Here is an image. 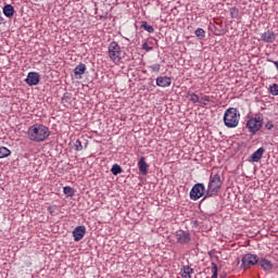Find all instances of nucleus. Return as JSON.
<instances>
[{
	"label": "nucleus",
	"instance_id": "obj_27",
	"mask_svg": "<svg viewBox=\"0 0 278 278\" xmlns=\"http://www.w3.org/2000/svg\"><path fill=\"white\" fill-rule=\"evenodd\" d=\"M151 73H160L162 65H160V63L156 64H152L149 66Z\"/></svg>",
	"mask_w": 278,
	"mask_h": 278
},
{
	"label": "nucleus",
	"instance_id": "obj_16",
	"mask_svg": "<svg viewBox=\"0 0 278 278\" xmlns=\"http://www.w3.org/2000/svg\"><path fill=\"white\" fill-rule=\"evenodd\" d=\"M265 149L264 148H258L250 157H251V162H260V160H262V156L265 153Z\"/></svg>",
	"mask_w": 278,
	"mask_h": 278
},
{
	"label": "nucleus",
	"instance_id": "obj_7",
	"mask_svg": "<svg viewBox=\"0 0 278 278\" xmlns=\"http://www.w3.org/2000/svg\"><path fill=\"white\" fill-rule=\"evenodd\" d=\"M175 238L178 244H190L192 240L190 232L181 229L175 232Z\"/></svg>",
	"mask_w": 278,
	"mask_h": 278
},
{
	"label": "nucleus",
	"instance_id": "obj_17",
	"mask_svg": "<svg viewBox=\"0 0 278 278\" xmlns=\"http://www.w3.org/2000/svg\"><path fill=\"white\" fill-rule=\"evenodd\" d=\"M2 12L7 18H12V16H14V7L12 4H5Z\"/></svg>",
	"mask_w": 278,
	"mask_h": 278
},
{
	"label": "nucleus",
	"instance_id": "obj_14",
	"mask_svg": "<svg viewBox=\"0 0 278 278\" xmlns=\"http://www.w3.org/2000/svg\"><path fill=\"white\" fill-rule=\"evenodd\" d=\"M194 275V269L188 265H185L180 268V277L182 278H192Z\"/></svg>",
	"mask_w": 278,
	"mask_h": 278
},
{
	"label": "nucleus",
	"instance_id": "obj_28",
	"mask_svg": "<svg viewBox=\"0 0 278 278\" xmlns=\"http://www.w3.org/2000/svg\"><path fill=\"white\" fill-rule=\"evenodd\" d=\"M211 99L210 96H203L199 103L201 104L202 108H205L210 103Z\"/></svg>",
	"mask_w": 278,
	"mask_h": 278
},
{
	"label": "nucleus",
	"instance_id": "obj_21",
	"mask_svg": "<svg viewBox=\"0 0 278 278\" xmlns=\"http://www.w3.org/2000/svg\"><path fill=\"white\" fill-rule=\"evenodd\" d=\"M141 29H144L146 31H148V34H153V31H155V28H153V26L149 25V23H147V21L141 22Z\"/></svg>",
	"mask_w": 278,
	"mask_h": 278
},
{
	"label": "nucleus",
	"instance_id": "obj_2",
	"mask_svg": "<svg viewBox=\"0 0 278 278\" xmlns=\"http://www.w3.org/2000/svg\"><path fill=\"white\" fill-rule=\"evenodd\" d=\"M240 124V111L236 108H229L224 113V125L228 129H233Z\"/></svg>",
	"mask_w": 278,
	"mask_h": 278
},
{
	"label": "nucleus",
	"instance_id": "obj_12",
	"mask_svg": "<svg viewBox=\"0 0 278 278\" xmlns=\"http://www.w3.org/2000/svg\"><path fill=\"white\" fill-rule=\"evenodd\" d=\"M172 84L173 79L168 76H159L156 78V86H159V88H168Z\"/></svg>",
	"mask_w": 278,
	"mask_h": 278
},
{
	"label": "nucleus",
	"instance_id": "obj_34",
	"mask_svg": "<svg viewBox=\"0 0 278 278\" xmlns=\"http://www.w3.org/2000/svg\"><path fill=\"white\" fill-rule=\"evenodd\" d=\"M48 212L49 214L53 215V212H55V208H53V206H49Z\"/></svg>",
	"mask_w": 278,
	"mask_h": 278
},
{
	"label": "nucleus",
	"instance_id": "obj_18",
	"mask_svg": "<svg viewBox=\"0 0 278 278\" xmlns=\"http://www.w3.org/2000/svg\"><path fill=\"white\" fill-rule=\"evenodd\" d=\"M258 265L261 266V268H263V270H273V263H270V261L266 258H262L258 262Z\"/></svg>",
	"mask_w": 278,
	"mask_h": 278
},
{
	"label": "nucleus",
	"instance_id": "obj_8",
	"mask_svg": "<svg viewBox=\"0 0 278 278\" xmlns=\"http://www.w3.org/2000/svg\"><path fill=\"white\" fill-rule=\"evenodd\" d=\"M260 262V257L255 254H245L241 260L242 268H251V266H255Z\"/></svg>",
	"mask_w": 278,
	"mask_h": 278
},
{
	"label": "nucleus",
	"instance_id": "obj_4",
	"mask_svg": "<svg viewBox=\"0 0 278 278\" xmlns=\"http://www.w3.org/2000/svg\"><path fill=\"white\" fill-rule=\"evenodd\" d=\"M247 129L251 134V136H255L257 131L264 127V115L261 113H257L254 115V117H251L247 124H245Z\"/></svg>",
	"mask_w": 278,
	"mask_h": 278
},
{
	"label": "nucleus",
	"instance_id": "obj_22",
	"mask_svg": "<svg viewBox=\"0 0 278 278\" xmlns=\"http://www.w3.org/2000/svg\"><path fill=\"white\" fill-rule=\"evenodd\" d=\"M111 173L112 175H121V173H123V167H121V165L118 164H114L111 168Z\"/></svg>",
	"mask_w": 278,
	"mask_h": 278
},
{
	"label": "nucleus",
	"instance_id": "obj_23",
	"mask_svg": "<svg viewBox=\"0 0 278 278\" xmlns=\"http://www.w3.org/2000/svg\"><path fill=\"white\" fill-rule=\"evenodd\" d=\"M63 193L66 195V197H75V189L72 188V187H64L63 188Z\"/></svg>",
	"mask_w": 278,
	"mask_h": 278
},
{
	"label": "nucleus",
	"instance_id": "obj_29",
	"mask_svg": "<svg viewBox=\"0 0 278 278\" xmlns=\"http://www.w3.org/2000/svg\"><path fill=\"white\" fill-rule=\"evenodd\" d=\"M212 277L211 278H218V266L216 265V263H212Z\"/></svg>",
	"mask_w": 278,
	"mask_h": 278
},
{
	"label": "nucleus",
	"instance_id": "obj_32",
	"mask_svg": "<svg viewBox=\"0 0 278 278\" xmlns=\"http://www.w3.org/2000/svg\"><path fill=\"white\" fill-rule=\"evenodd\" d=\"M143 51H153V47H149L148 42L142 43Z\"/></svg>",
	"mask_w": 278,
	"mask_h": 278
},
{
	"label": "nucleus",
	"instance_id": "obj_5",
	"mask_svg": "<svg viewBox=\"0 0 278 278\" xmlns=\"http://www.w3.org/2000/svg\"><path fill=\"white\" fill-rule=\"evenodd\" d=\"M207 190H205V185L203 182L195 184L189 193V197L191 201H199L203 197V201L205 199H210V197L206 195Z\"/></svg>",
	"mask_w": 278,
	"mask_h": 278
},
{
	"label": "nucleus",
	"instance_id": "obj_25",
	"mask_svg": "<svg viewBox=\"0 0 278 278\" xmlns=\"http://www.w3.org/2000/svg\"><path fill=\"white\" fill-rule=\"evenodd\" d=\"M269 92L273 94V97H278V85L273 84L269 86Z\"/></svg>",
	"mask_w": 278,
	"mask_h": 278
},
{
	"label": "nucleus",
	"instance_id": "obj_19",
	"mask_svg": "<svg viewBox=\"0 0 278 278\" xmlns=\"http://www.w3.org/2000/svg\"><path fill=\"white\" fill-rule=\"evenodd\" d=\"M187 99H189V101H191V103H199V101H200L199 96L192 91L187 92Z\"/></svg>",
	"mask_w": 278,
	"mask_h": 278
},
{
	"label": "nucleus",
	"instance_id": "obj_9",
	"mask_svg": "<svg viewBox=\"0 0 278 278\" xmlns=\"http://www.w3.org/2000/svg\"><path fill=\"white\" fill-rule=\"evenodd\" d=\"M25 81L27 86H38L40 84V74L38 72H29Z\"/></svg>",
	"mask_w": 278,
	"mask_h": 278
},
{
	"label": "nucleus",
	"instance_id": "obj_30",
	"mask_svg": "<svg viewBox=\"0 0 278 278\" xmlns=\"http://www.w3.org/2000/svg\"><path fill=\"white\" fill-rule=\"evenodd\" d=\"M75 151H84V146L81 144V140H76L74 143Z\"/></svg>",
	"mask_w": 278,
	"mask_h": 278
},
{
	"label": "nucleus",
	"instance_id": "obj_31",
	"mask_svg": "<svg viewBox=\"0 0 278 278\" xmlns=\"http://www.w3.org/2000/svg\"><path fill=\"white\" fill-rule=\"evenodd\" d=\"M275 127V124H273V121H269L265 124V129H267L268 131H270V129H273Z\"/></svg>",
	"mask_w": 278,
	"mask_h": 278
},
{
	"label": "nucleus",
	"instance_id": "obj_24",
	"mask_svg": "<svg viewBox=\"0 0 278 278\" xmlns=\"http://www.w3.org/2000/svg\"><path fill=\"white\" fill-rule=\"evenodd\" d=\"M194 34H195L198 40H203V38H205V29H203V28L195 29Z\"/></svg>",
	"mask_w": 278,
	"mask_h": 278
},
{
	"label": "nucleus",
	"instance_id": "obj_3",
	"mask_svg": "<svg viewBox=\"0 0 278 278\" xmlns=\"http://www.w3.org/2000/svg\"><path fill=\"white\" fill-rule=\"evenodd\" d=\"M220 188H223V180L220 179V175H211L206 188V197H210V199H212V197H218Z\"/></svg>",
	"mask_w": 278,
	"mask_h": 278
},
{
	"label": "nucleus",
	"instance_id": "obj_15",
	"mask_svg": "<svg viewBox=\"0 0 278 278\" xmlns=\"http://www.w3.org/2000/svg\"><path fill=\"white\" fill-rule=\"evenodd\" d=\"M86 73V64L80 63L74 68V77L76 79H81L83 75Z\"/></svg>",
	"mask_w": 278,
	"mask_h": 278
},
{
	"label": "nucleus",
	"instance_id": "obj_6",
	"mask_svg": "<svg viewBox=\"0 0 278 278\" xmlns=\"http://www.w3.org/2000/svg\"><path fill=\"white\" fill-rule=\"evenodd\" d=\"M108 53L110 60H112V62H114L115 64H118V62L123 60V52L121 51V46L116 41H112L109 45Z\"/></svg>",
	"mask_w": 278,
	"mask_h": 278
},
{
	"label": "nucleus",
	"instance_id": "obj_13",
	"mask_svg": "<svg viewBox=\"0 0 278 278\" xmlns=\"http://www.w3.org/2000/svg\"><path fill=\"white\" fill-rule=\"evenodd\" d=\"M138 168L140 175H149V164H147V159L144 156L139 159Z\"/></svg>",
	"mask_w": 278,
	"mask_h": 278
},
{
	"label": "nucleus",
	"instance_id": "obj_10",
	"mask_svg": "<svg viewBox=\"0 0 278 278\" xmlns=\"http://www.w3.org/2000/svg\"><path fill=\"white\" fill-rule=\"evenodd\" d=\"M262 42H267L273 45L277 40V35L271 29H268L267 31L263 33L261 35Z\"/></svg>",
	"mask_w": 278,
	"mask_h": 278
},
{
	"label": "nucleus",
	"instance_id": "obj_36",
	"mask_svg": "<svg viewBox=\"0 0 278 278\" xmlns=\"http://www.w3.org/2000/svg\"><path fill=\"white\" fill-rule=\"evenodd\" d=\"M88 147V141L85 142V148Z\"/></svg>",
	"mask_w": 278,
	"mask_h": 278
},
{
	"label": "nucleus",
	"instance_id": "obj_11",
	"mask_svg": "<svg viewBox=\"0 0 278 278\" xmlns=\"http://www.w3.org/2000/svg\"><path fill=\"white\" fill-rule=\"evenodd\" d=\"M84 236H86V226H78L73 230V238L75 242L84 240Z\"/></svg>",
	"mask_w": 278,
	"mask_h": 278
},
{
	"label": "nucleus",
	"instance_id": "obj_35",
	"mask_svg": "<svg viewBox=\"0 0 278 278\" xmlns=\"http://www.w3.org/2000/svg\"><path fill=\"white\" fill-rule=\"evenodd\" d=\"M199 226V222L194 220L193 222V227H198Z\"/></svg>",
	"mask_w": 278,
	"mask_h": 278
},
{
	"label": "nucleus",
	"instance_id": "obj_26",
	"mask_svg": "<svg viewBox=\"0 0 278 278\" xmlns=\"http://www.w3.org/2000/svg\"><path fill=\"white\" fill-rule=\"evenodd\" d=\"M230 16L231 18H240V11L238 10V8L230 9Z\"/></svg>",
	"mask_w": 278,
	"mask_h": 278
},
{
	"label": "nucleus",
	"instance_id": "obj_1",
	"mask_svg": "<svg viewBox=\"0 0 278 278\" xmlns=\"http://www.w3.org/2000/svg\"><path fill=\"white\" fill-rule=\"evenodd\" d=\"M51 136V130L43 124H34L27 130L30 142H45Z\"/></svg>",
	"mask_w": 278,
	"mask_h": 278
},
{
	"label": "nucleus",
	"instance_id": "obj_33",
	"mask_svg": "<svg viewBox=\"0 0 278 278\" xmlns=\"http://www.w3.org/2000/svg\"><path fill=\"white\" fill-rule=\"evenodd\" d=\"M267 61L271 62V64H274L278 71V61H273L271 59H268Z\"/></svg>",
	"mask_w": 278,
	"mask_h": 278
},
{
	"label": "nucleus",
	"instance_id": "obj_20",
	"mask_svg": "<svg viewBox=\"0 0 278 278\" xmlns=\"http://www.w3.org/2000/svg\"><path fill=\"white\" fill-rule=\"evenodd\" d=\"M12 155V151L5 147H0V160H3V157H10Z\"/></svg>",
	"mask_w": 278,
	"mask_h": 278
}]
</instances>
